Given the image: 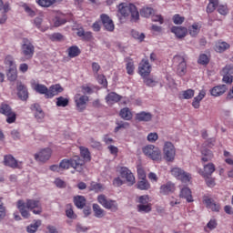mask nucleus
<instances>
[{
    "mask_svg": "<svg viewBox=\"0 0 233 233\" xmlns=\"http://www.w3.org/2000/svg\"><path fill=\"white\" fill-rule=\"evenodd\" d=\"M218 12L220 15H227V14H228V7L227 5H220L218 7Z\"/></svg>",
    "mask_w": 233,
    "mask_h": 233,
    "instance_id": "obj_58",
    "label": "nucleus"
},
{
    "mask_svg": "<svg viewBox=\"0 0 233 233\" xmlns=\"http://www.w3.org/2000/svg\"><path fill=\"white\" fill-rule=\"evenodd\" d=\"M152 72V65L147 59H142L138 65V74L141 77H148Z\"/></svg>",
    "mask_w": 233,
    "mask_h": 233,
    "instance_id": "obj_10",
    "label": "nucleus"
},
{
    "mask_svg": "<svg viewBox=\"0 0 233 233\" xmlns=\"http://www.w3.org/2000/svg\"><path fill=\"white\" fill-rule=\"evenodd\" d=\"M157 139H159L157 133H150L147 135V141H149V143H156Z\"/></svg>",
    "mask_w": 233,
    "mask_h": 233,
    "instance_id": "obj_62",
    "label": "nucleus"
},
{
    "mask_svg": "<svg viewBox=\"0 0 233 233\" xmlns=\"http://www.w3.org/2000/svg\"><path fill=\"white\" fill-rule=\"evenodd\" d=\"M208 1H209V4L207 6V12L208 14H212V12H214V10H216L218 5H219V0H208Z\"/></svg>",
    "mask_w": 233,
    "mask_h": 233,
    "instance_id": "obj_41",
    "label": "nucleus"
},
{
    "mask_svg": "<svg viewBox=\"0 0 233 233\" xmlns=\"http://www.w3.org/2000/svg\"><path fill=\"white\" fill-rule=\"evenodd\" d=\"M148 157L153 161H161V150L157 147Z\"/></svg>",
    "mask_w": 233,
    "mask_h": 233,
    "instance_id": "obj_45",
    "label": "nucleus"
},
{
    "mask_svg": "<svg viewBox=\"0 0 233 233\" xmlns=\"http://www.w3.org/2000/svg\"><path fill=\"white\" fill-rule=\"evenodd\" d=\"M221 74L223 76L222 81L223 83L232 84L233 82V68L232 66H226L222 71Z\"/></svg>",
    "mask_w": 233,
    "mask_h": 233,
    "instance_id": "obj_15",
    "label": "nucleus"
},
{
    "mask_svg": "<svg viewBox=\"0 0 233 233\" xmlns=\"http://www.w3.org/2000/svg\"><path fill=\"white\" fill-rule=\"evenodd\" d=\"M203 203H205L207 208H210L213 212H219L220 207L219 204H216L212 198L209 197L204 196Z\"/></svg>",
    "mask_w": 233,
    "mask_h": 233,
    "instance_id": "obj_21",
    "label": "nucleus"
},
{
    "mask_svg": "<svg viewBox=\"0 0 233 233\" xmlns=\"http://www.w3.org/2000/svg\"><path fill=\"white\" fill-rule=\"evenodd\" d=\"M126 70L129 76H134V70H136V67L134 66L133 61H129L127 63Z\"/></svg>",
    "mask_w": 233,
    "mask_h": 233,
    "instance_id": "obj_55",
    "label": "nucleus"
},
{
    "mask_svg": "<svg viewBox=\"0 0 233 233\" xmlns=\"http://www.w3.org/2000/svg\"><path fill=\"white\" fill-rule=\"evenodd\" d=\"M52 157V149L45 148L42 149L39 153L35 154V161H41L45 163V161H48Z\"/></svg>",
    "mask_w": 233,
    "mask_h": 233,
    "instance_id": "obj_14",
    "label": "nucleus"
},
{
    "mask_svg": "<svg viewBox=\"0 0 233 233\" xmlns=\"http://www.w3.org/2000/svg\"><path fill=\"white\" fill-rule=\"evenodd\" d=\"M207 96V93L205 91H200L198 96H195L192 102V106L194 108H199L201 101H203V98Z\"/></svg>",
    "mask_w": 233,
    "mask_h": 233,
    "instance_id": "obj_30",
    "label": "nucleus"
},
{
    "mask_svg": "<svg viewBox=\"0 0 233 233\" xmlns=\"http://www.w3.org/2000/svg\"><path fill=\"white\" fill-rule=\"evenodd\" d=\"M121 99L122 96L116 92H111L106 96V102L107 103V105H114V103H119Z\"/></svg>",
    "mask_w": 233,
    "mask_h": 233,
    "instance_id": "obj_24",
    "label": "nucleus"
},
{
    "mask_svg": "<svg viewBox=\"0 0 233 233\" xmlns=\"http://www.w3.org/2000/svg\"><path fill=\"white\" fill-rule=\"evenodd\" d=\"M74 203L77 208H85V205H86V198L83 196H76L74 198Z\"/></svg>",
    "mask_w": 233,
    "mask_h": 233,
    "instance_id": "obj_34",
    "label": "nucleus"
},
{
    "mask_svg": "<svg viewBox=\"0 0 233 233\" xmlns=\"http://www.w3.org/2000/svg\"><path fill=\"white\" fill-rule=\"evenodd\" d=\"M41 227V220H36L34 224L27 227L26 230L28 233L37 232V229Z\"/></svg>",
    "mask_w": 233,
    "mask_h": 233,
    "instance_id": "obj_42",
    "label": "nucleus"
},
{
    "mask_svg": "<svg viewBox=\"0 0 233 233\" xmlns=\"http://www.w3.org/2000/svg\"><path fill=\"white\" fill-rule=\"evenodd\" d=\"M65 90L63 86L59 84H56L47 88V99H52V97L58 96Z\"/></svg>",
    "mask_w": 233,
    "mask_h": 233,
    "instance_id": "obj_18",
    "label": "nucleus"
},
{
    "mask_svg": "<svg viewBox=\"0 0 233 233\" xmlns=\"http://www.w3.org/2000/svg\"><path fill=\"white\" fill-rule=\"evenodd\" d=\"M120 117H132L134 115L132 114V110L128 107H124L119 112Z\"/></svg>",
    "mask_w": 233,
    "mask_h": 233,
    "instance_id": "obj_51",
    "label": "nucleus"
},
{
    "mask_svg": "<svg viewBox=\"0 0 233 233\" xmlns=\"http://www.w3.org/2000/svg\"><path fill=\"white\" fill-rule=\"evenodd\" d=\"M4 164L5 167H10V168H20L19 162L12 155H5L4 157Z\"/></svg>",
    "mask_w": 233,
    "mask_h": 233,
    "instance_id": "obj_22",
    "label": "nucleus"
},
{
    "mask_svg": "<svg viewBox=\"0 0 233 233\" xmlns=\"http://www.w3.org/2000/svg\"><path fill=\"white\" fill-rule=\"evenodd\" d=\"M213 172H216V166L214 165V163H208L207 165H204V169L199 170V174L200 176H202V177H207V176H212Z\"/></svg>",
    "mask_w": 233,
    "mask_h": 233,
    "instance_id": "obj_23",
    "label": "nucleus"
},
{
    "mask_svg": "<svg viewBox=\"0 0 233 233\" xmlns=\"http://www.w3.org/2000/svg\"><path fill=\"white\" fill-rule=\"evenodd\" d=\"M16 90L19 99H21L22 101H26V99H28V89L26 88V86H25L21 82H18L16 86Z\"/></svg>",
    "mask_w": 233,
    "mask_h": 233,
    "instance_id": "obj_17",
    "label": "nucleus"
},
{
    "mask_svg": "<svg viewBox=\"0 0 233 233\" xmlns=\"http://www.w3.org/2000/svg\"><path fill=\"white\" fill-rule=\"evenodd\" d=\"M0 114L6 116V117H15V113L12 111V107L8 104H2L0 106Z\"/></svg>",
    "mask_w": 233,
    "mask_h": 233,
    "instance_id": "obj_25",
    "label": "nucleus"
},
{
    "mask_svg": "<svg viewBox=\"0 0 233 233\" xmlns=\"http://www.w3.org/2000/svg\"><path fill=\"white\" fill-rule=\"evenodd\" d=\"M171 174L174 176V177H177L179 179V181H182V183H188L190 179H192L190 174L185 172V170L181 169V167H173L171 169Z\"/></svg>",
    "mask_w": 233,
    "mask_h": 233,
    "instance_id": "obj_9",
    "label": "nucleus"
},
{
    "mask_svg": "<svg viewBox=\"0 0 233 233\" xmlns=\"http://www.w3.org/2000/svg\"><path fill=\"white\" fill-rule=\"evenodd\" d=\"M173 23L175 25H183V23H185V17L184 16H180L179 15H174L173 16Z\"/></svg>",
    "mask_w": 233,
    "mask_h": 233,
    "instance_id": "obj_57",
    "label": "nucleus"
},
{
    "mask_svg": "<svg viewBox=\"0 0 233 233\" xmlns=\"http://www.w3.org/2000/svg\"><path fill=\"white\" fill-rule=\"evenodd\" d=\"M93 212L95 214V218H98L99 219H101V218H105V209H103L99 204H93Z\"/></svg>",
    "mask_w": 233,
    "mask_h": 233,
    "instance_id": "obj_32",
    "label": "nucleus"
},
{
    "mask_svg": "<svg viewBox=\"0 0 233 233\" xmlns=\"http://www.w3.org/2000/svg\"><path fill=\"white\" fill-rule=\"evenodd\" d=\"M97 81L99 85H102V86H108V82L106 81V77L104 75H98Z\"/></svg>",
    "mask_w": 233,
    "mask_h": 233,
    "instance_id": "obj_61",
    "label": "nucleus"
},
{
    "mask_svg": "<svg viewBox=\"0 0 233 233\" xmlns=\"http://www.w3.org/2000/svg\"><path fill=\"white\" fill-rule=\"evenodd\" d=\"M34 54H35V46L28 38L22 39V46H21V55L23 57L20 58V61H29L34 57Z\"/></svg>",
    "mask_w": 233,
    "mask_h": 233,
    "instance_id": "obj_4",
    "label": "nucleus"
},
{
    "mask_svg": "<svg viewBox=\"0 0 233 233\" xmlns=\"http://www.w3.org/2000/svg\"><path fill=\"white\" fill-rule=\"evenodd\" d=\"M90 190L93 192H103V190H105V187L101 183L92 182L90 186Z\"/></svg>",
    "mask_w": 233,
    "mask_h": 233,
    "instance_id": "obj_44",
    "label": "nucleus"
},
{
    "mask_svg": "<svg viewBox=\"0 0 233 233\" xmlns=\"http://www.w3.org/2000/svg\"><path fill=\"white\" fill-rule=\"evenodd\" d=\"M60 168L63 170H68V168H74L76 172H83L85 170V160L81 159V157L75 156L69 159H63L60 162Z\"/></svg>",
    "mask_w": 233,
    "mask_h": 233,
    "instance_id": "obj_3",
    "label": "nucleus"
},
{
    "mask_svg": "<svg viewBox=\"0 0 233 233\" xmlns=\"http://www.w3.org/2000/svg\"><path fill=\"white\" fill-rule=\"evenodd\" d=\"M74 99H75L76 106L78 112H83V110L86 109V105L88 103L87 96H85V95L81 96L77 94L75 96Z\"/></svg>",
    "mask_w": 233,
    "mask_h": 233,
    "instance_id": "obj_11",
    "label": "nucleus"
},
{
    "mask_svg": "<svg viewBox=\"0 0 233 233\" xmlns=\"http://www.w3.org/2000/svg\"><path fill=\"white\" fill-rule=\"evenodd\" d=\"M97 202L106 210H111V212H117L118 210L117 201L110 199L105 195H99Z\"/></svg>",
    "mask_w": 233,
    "mask_h": 233,
    "instance_id": "obj_5",
    "label": "nucleus"
},
{
    "mask_svg": "<svg viewBox=\"0 0 233 233\" xmlns=\"http://www.w3.org/2000/svg\"><path fill=\"white\" fill-rule=\"evenodd\" d=\"M200 30H201V25H199V23H194L192 25L188 27L187 32L189 35H191V37H197Z\"/></svg>",
    "mask_w": 233,
    "mask_h": 233,
    "instance_id": "obj_29",
    "label": "nucleus"
},
{
    "mask_svg": "<svg viewBox=\"0 0 233 233\" xmlns=\"http://www.w3.org/2000/svg\"><path fill=\"white\" fill-rule=\"evenodd\" d=\"M156 148H157V147H156L154 145H148L143 148V152H144L145 156L149 157L152 155V153L155 151Z\"/></svg>",
    "mask_w": 233,
    "mask_h": 233,
    "instance_id": "obj_52",
    "label": "nucleus"
},
{
    "mask_svg": "<svg viewBox=\"0 0 233 233\" xmlns=\"http://www.w3.org/2000/svg\"><path fill=\"white\" fill-rule=\"evenodd\" d=\"M89 145L92 148H96V150H101V142L96 141L94 138H90Z\"/></svg>",
    "mask_w": 233,
    "mask_h": 233,
    "instance_id": "obj_59",
    "label": "nucleus"
},
{
    "mask_svg": "<svg viewBox=\"0 0 233 233\" xmlns=\"http://www.w3.org/2000/svg\"><path fill=\"white\" fill-rule=\"evenodd\" d=\"M80 156L83 157L84 161H91L92 157L90 156V150L87 147H80Z\"/></svg>",
    "mask_w": 233,
    "mask_h": 233,
    "instance_id": "obj_36",
    "label": "nucleus"
},
{
    "mask_svg": "<svg viewBox=\"0 0 233 233\" xmlns=\"http://www.w3.org/2000/svg\"><path fill=\"white\" fill-rule=\"evenodd\" d=\"M76 35L78 37H82L83 41H92V39L94 38V35H92V32H85V29H78L76 32Z\"/></svg>",
    "mask_w": 233,
    "mask_h": 233,
    "instance_id": "obj_27",
    "label": "nucleus"
},
{
    "mask_svg": "<svg viewBox=\"0 0 233 233\" xmlns=\"http://www.w3.org/2000/svg\"><path fill=\"white\" fill-rule=\"evenodd\" d=\"M31 88H33L37 94L44 95L47 98L48 87H46V86L39 84L35 82V80H32Z\"/></svg>",
    "mask_w": 233,
    "mask_h": 233,
    "instance_id": "obj_16",
    "label": "nucleus"
},
{
    "mask_svg": "<svg viewBox=\"0 0 233 233\" xmlns=\"http://www.w3.org/2000/svg\"><path fill=\"white\" fill-rule=\"evenodd\" d=\"M180 198H183L187 203H193L192 191L188 187H183L179 194Z\"/></svg>",
    "mask_w": 233,
    "mask_h": 233,
    "instance_id": "obj_26",
    "label": "nucleus"
},
{
    "mask_svg": "<svg viewBox=\"0 0 233 233\" xmlns=\"http://www.w3.org/2000/svg\"><path fill=\"white\" fill-rule=\"evenodd\" d=\"M131 35L134 37V39H137V41H139L140 43L145 41V34L139 33L138 31L132 30Z\"/></svg>",
    "mask_w": 233,
    "mask_h": 233,
    "instance_id": "obj_48",
    "label": "nucleus"
},
{
    "mask_svg": "<svg viewBox=\"0 0 233 233\" xmlns=\"http://www.w3.org/2000/svg\"><path fill=\"white\" fill-rule=\"evenodd\" d=\"M205 182L209 188H214L216 187V178L212 177V176L203 177Z\"/></svg>",
    "mask_w": 233,
    "mask_h": 233,
    "instance_id": "obj_50",
    "label": "nucleus"
},
{
    "mask_svg": "<svg viewBox=\"0 0 233 233\" xmlns=\"http://www.w3.org/2000/svg\"><path fill=\"white\" fill-rule=\"evenodd\" d=\"M137 208V212H144L145 214H148V212H152V204H138Z\"/></svg>",
    "mask_w": 233,
    "mask_h": 233,
    "instance_id": "obj_37",
    "label": "nucleus"
},
{
    "mask_svg": "<svg viewBox=\"0 0 233 233\" xmlns=\"http://www.w3.org/2000/svg\"><path fill=\"white\" fill-rule=\"evenodd\" d=\"M100 19L102 21L103 26L106 28L107 32H114L116 29V25H114V21L108 16V15L102 14L100 15Z\"/></svg>",
    "mask_w": 233,
    "mask_h": 233,
    "instance_id": "obj_13",
    "label": "nucleus"
},
{
    "mask_svg": "<svg viewBox=\"0 0 233 233\" xmlns=\"http://www.w3.org/2000/svg\"><path fill=\"white\" fill-rule=\"evenodd\" d=\"M174 65H177V74L183 77L187 74V60L185 57L179 55H177L173 57Z\"/></svg>",
    "mask_w": 233,
    "mask_h": 233,
    "instance_id": "obj_7",
    "label": "nucleus"
},
{
    "mask_svg": "<svg viewBox=\"0 0 233 233\" xmlns=\"http://www.w3.org/2000/svg\"><path fill=\"white\" fill-rule=\"evenodd\" d=\"M69 103H70V99L66 98L64 96H59L56 98V106L65 108L66 106H68Z\"/></svg>",
    "mask_w": 233,
    "mask_h": 233,
    "instance_id": "obj_40",
    "label": "nucleus"
},
{
    "mask_svg": "<svg viewBox=\"0 0 233 233\" xmlns=\"http://www.w3.org/2000/svg\"><path fill=\"white\" fill-rule=\"evenodd\" d=\"M151 20L154 23H159V25H163L165 23V19L162 17L161 15H153L151 16Z\"/></svg>",
    "mask_w": 233,
    "mask_h": 233,
    "instance_id": "obj_60",
    "label": "nucleus"
},
{
    "mask_svg": "<svg viewBox=\"0 0 233 233\" xmlns=\"http://www.w3.org/2000/svg\"><path fill=\"white\" fill-rule=\"evenodd\" d=\"M137 188H138V190H148L150 188V182H148L147 178H142L137 181Z\"/></svg>",
    "mask_w": 233,
    "mask_h": 233,
    "instance_id": "obj_35",
    "label": "nucleus"
},
{
    "mask_svg": "<svg viewBox=\"0 0 233 233\" xmlns=\"http://www.w3.org/2000/svg\"><path fill=\"white\" fill-rule=\"evenodd\" d=\"M228 48H230V44H228L227 42H218L215 45V50L218 54H223V52H225L226 50H228Z\"/></svg>",
    "mask_w": 233,
    "mask_h": 233,
    "instance_id": "obj_31",
    "label": "nucleus"
},
{
    "mask_svg": "<svg viewBox=\"0 0 233 233\" xmlns=\"http://www.w3.org/2000/svg\"><path fill=\"white\" fill-rule=\"evenodd\" d=\"M66 23V19L65 18V15L58 14L53 19V25L56 27L61 26Z\"/></svg>",
    "mask_w": 233,
    "mask_h": 233,
    "instance_id": "obj_33",
    "label": "nucleus"
},
{
    "mask_svg": "<svg viewBox=\"0 0 233 233\" xmlns=\"http://www.w3.org/2000/svg\"><path fill=\"white\" fill-rule=\"evenodd\" d=\"M228 90V87L227 85H218L214 86L213 88L210 89V95L213 96V97H219L225 94Z\"/></svg>",
    "mask_w": 233,
    "mask_h": 233,
    "instance_id": "obj_20",
    "label": "nucleus"
},
{
    "mask_svg": "<svg viewBox=\"0 0 233 233\" xmlns=\"http://www.w3.org/2000/svg\"><path fill=\"white\" fill-rule=\"evenodd\" d=\"M149 201H150V197H148V195H143L138 198V203L140 205H151Z\"/></svg>",
    "mask_w": 233,
    "mask_h": 233,
    "instance_id": "obj_56",
    "label": "nucleus"
},
{
    "mask_svg": "<svg viewBox=\"0 0 233 233\" xmlns=\"http://www.w3.org/2000/svg\"><path fill=\"white\" fill-rule=\"evenodd\" d=\"M198 65H208V63H210V59L206 54H201L198 57Z\"/></svg>",
    "mask_w": 233,
    "mask_h": 233,
    "instance_id": "obj_54",
    "label": "nucleus"
},
{
    "mask_svg": "<svg viewBox=\"0 0 233 233\" xmlns=\"http://www.w3.org/2000/svg\"><path fill=\"white\" fill-rule=\"evenodd\" d=\"M117 13L127 19V17H130V21L136 23L139 21V11H137V7L134 5V4H127L121 3L117 5Z\"/></svg>",
    "mask_w": 233,
    "mask_h": 233,
    "instance_id": "obj_2",
    "label": "nucleus"
},
{
    "mask_svg": "<svg viewBox=\"0 0 233 233\" xmlns=\"http://www.w3.org/2000/svg\"><path fill=\"white\" fill-rule=\"evenodd\" d=\"M164 159L168 163H172L176 159V147L172 142L167 141L163 147Z\"/></svg>",
    "mask_w": 233,
    "mask_h": 233,
    "instance_id": "obj_6",
    "label": "nucleus"
},
{
    "mask_svg": "<svg viewBox=\"0 0 233 233\" xmlns=\"http://www.w3.org/2000/svg\"><path fill=\"white\" fill-rule=\"evenodd\" d=\"M32 112L35 113V117H43L44 113L41 106L39 104H34L31 106Z\"/></svg>",
    "mask_w": 233,
    "mask_h": 233,
    "instance_id": "obj_39",
    "label": "nucleus"
},
{
    "mask_svg": "<svg viewBox=\"0 0 233 233\" xmlns=\"http://www.w3.org/2000/svg\"><path fill=\"white\" fill-rule=\"evenodd\" d=\"M201 161H203V163L212 161V158L214 157V154L212 153V151H210V149L203 148L201 149Z\"/></svg>",
    "mask_w": 233,
    "mask_h": 233,
    "instance_id": "obj_28",
    "label": "nucleus"
},
{
    "mask_svg": "<svg viewBox=\"0 0 233 233\" xmlns=\"http://www.w3.org/2000/svg\"><path fill=\"white\" fill-rule=\"evenodd\" d=\"M176 192V184L172 181H167L159 187V193L162 196H168V194H174Z\"/></svg>",
    "mask_w": 233,
    "mask_h": 233,
    "instance_id": "obj_12",
    "label": "nucleus"
},
{
    "mask_svg": "<svg viewBox=\"0 0 233 233\" xmlns=\"http://www.w3.org/2000/svg\"><path fill=\"white\" fill-rule=\"evenodd\" d=\"M16 207L25 219H28L30 218V212L28 210H32L33 214L36 215L43 212L41 201L35 199H26L25 203L23 200H18Z\"/></svg>",
    "mask_w": 233,
    "mask_h": 233,
    "instance_id": "obj_1",
    "label": "nucleus"
},
{
    "mask_svg": "<svg viewBox=\"0 0 233 233\" xmlns=\"http://www.w3.org/2000/svg\"><path fill=\"white\" fill-rule=\"evenodd\" d=\"M195 91L193 89H187L182 92V99H192L194 97Z\"/></svg>",
    "mask_w": 233,
    "mask_h": 233,
    "instance_id": "obj_53",
    "label": "nucleus"
},
{
    "mask_svg": "<svg viewBox=\"0 0 233 233\" xmlns=\"http://www.w3.org/2000/svg\"><path fill=\"white\" fill-rule=\"evenodd\" d=\"M67 52L69 57H77L81 54V49L77 46H73L67 49Z\"/></svg>",
    "mask_w": 233,
    "mask_h": 233,
    "instance_id": "obj_38",
    "label": "nucleus"
},
{
    "mask_svg": "<svg viewBox=\"0 0 233 233\" xmlns=\"http://www.w3.org/2000/svg\"><path fill=\"white\" fill-rule=\"evenodd\" d=\"M119 174L121 177H124V179H126L128 187L136 185V177L134 176V173H132V171L128 169V167H121Z\"/></svg>",
    "mask_w": 233,
    "mask_h": 233,
    "instance_id": "obj_8",
    "label": "nucleus"
},
{
    "mask_svg": "<svg viewBox=\"0 0 233 233\" xmlns=\"http://www.w3.org/2000/svg\"><path fill=\"white\" fill-rule=\"evenodd\" d=\"M142 79L147 86H156L157 81L154 77L150 76H142Z\"/></svg>",
    "mask_w": 233,
    "mask_h": 233,
    "instance_id": "obj_49",
    "label": "nucleus"
},
{
    "mask_svg": "<svg viewBox=\"0 0 233 233\" xmlns=\"http://www.w3.org/2000/svg\"><path fill=\"white\" fill-rule=\"evenodd\" d=\"M171 32L172 34H175L177 39H183L184 37H187V35L188 34V29L187 27L175 25L171 27Z\"/></svg>",
    "mask_w": 233,
    "mask_h": 233,
    "instance_id": "obj_19",
    "label": "nucleus"
},
{
    "mask_svg": "<svg viewBox=\"0 0 233 233\" xmlns=\"http://www.w3.org/2000/svg\"><path fill=\"white\" fill-rule=\"evenodd\" d=\"M66 216L69 218V219H76L77 215L74 213V209L72 208V204H68L66 209Z\"/></svg>",
    "mask_w": 233,
    "mask_h": 233,
    "instance_id": "obj_46",
    "label": "nucleus"
},
{
    "mask_svg": "<svg viewBox=\"0 0 233 233\" xmlns=\"http://www.w3.org/2000/svg\"><path fill=\"white\" fill-rule=\"evenodd\" d=\"M154 14V9L152 7H143L140 10V15L142 17H150Z\"/></svg>",
    "mask_w": 233,
    "mask_h": 233,
    "instance_id": "obj_47",
    "label": "nucleus"
},
{
    "mask_svg": "<svg viewBox=\"0 0 233 233\" xmlns=\"http://www.w3.org/2000/svg\"><path fill=\"white\" fill-rule=\"evenodd\" d=\"M7 78L9 81H15L17 79V69L15 67L9 68Z\"/></svg>",
    "mask_w": 233,
    "mask_h": 233,
    "instance_id": "obj_43",
    "label": "nucleus"
},
{
    "mask_svg": "<svg viewBox=\"0 0 233 233\" xmlns=\"http://www.w3.org/2000/svg\"><path fill=\"white\" fill-rule=\"evenodd\" d=\"M125 182L123 181V179H121V177H116L113 179V185L115 187H122V185H124Z\"/></svg>",
    "mask_w": 233,
    "mask_h": 233,
    "instance_id": "obj_64",
    "label": "nucleus"
},
{
    "mask_svg": "<svg viewBox=\"0 0 233 233\" xmlns=\"http://www.w3.org/2000/svg\"><path fill=\"white\" fill-rule=\"evenodd\" d=\"M117 127L115 128V132H119L121 128H128L129 125L127 122H116Z\"/></svg>",
    "mask_w": 233,
    "mask_h": 233,
    "instance_id": "obj_63",
    "label": "nucleus"
}]
</instances>
